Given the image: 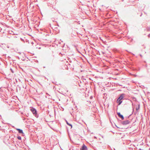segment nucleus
<instances>
[{"label": "nucleus", "mask_w": 150, "mask_h": 150, "mask_svg": "<svg viewBox=\"0 0 150 150\" xmlns=\"http://www.w3.org/2000/svg\"><path fill=\"white\" fill-rule=\"evenodd\" d=\"M124 94H121L118 98L117 99V102L118 103V105H120L122 103V99L124 98Z\"/></svg>", "instance_id": "1"}, {"label": "nucleus", "mask_w": 150, "mask_h": 150, "mask_svg": "<svg viewBox=\"0 0 150 150\" xmlns=\"http://www.w3.org/2000/svg\"><path fill=\"white\" fill-rule=\"evenodd\" d=\"M31 111L32 112L33 114L35 116V117H38V115L37 114L36 110L35 108H32L30 109Z\"/></svg>", "instance_id": "2"}, {"label": "nucleus", "mask_w": 150, "mask_h": 150, "mask_svg": "<svg viewBox=\"0 0 150 150\" xmlns=\"http://www.w3.org/2000/svg\"><path fill=\"white\" fill-rule=\"evenodd\" d=\"M130 122V121L129 120H127L122 122L121 123L123 125H125L129 124Z\"/></svg>", "instance_id": "3"}, {"label": "nucleus", "mask_w": 150, "mask_h": 150, "mask_svg": "<svg viewBox=\"0 0 150 150\" xmlns=\"http://www.w3.org/2000/svg\"><path fill=\"white\" fill-rule=\"evenodd\" d=\"M81 150H88L87 147L84 144H83L81 149Z\"/></svg>", "instance_id": "4"}, {"label": "nucleus", "mask_w": 150, "mask_h": 150, "mask_svg": "<svg viewBox=\"0 0 150 150\" xmlns=\"http://www.w3.org/2000/svg\"><path fill=\"white\" fill-rule=\"evenodd\" d=\"M117 114L118 116L120 118L122 119V120H123L124 119V117L123 115H121L120 112H117Z\"/></svg>", "instance_id": "5"}, {"label": "nucleus", "mask_w": 150, "mask_h": 150, "mask_svg": "<svg viewBox=\"0 0 150 150\" xmlns=\"http://www.w3.org/2000/svg\"><path fill=\"white\" fill-rule=\"evenodd\" d=\"M16 130H17L19 133H22L24 134V133L23 132V130L19 129H16Z\"/></svg>", "instance_id": "6"}, {"label": "nucleus", "mask_w": 150, "mask_h": 150, "mask_svg": "<svg viewBox=\"0 0 150 150\" xmlns=\"http://www.w3.org/2000/svg\"><path fill=\"white\" fill-rule=\"evenodd\" d=\"M66 122L67 125H68L71 127V128L72 127V125L71 124H69V123L68 122V121L66 120Z\"/></svg>", "instance_id": "7"}, {"label": "nucleus", "mask_w": 150, "mask_h": 150, "mask_svg": "<svg viewBox=\"0 0 150 150\" xmlns=\"http://www.w3.org/2000/svg\"><path fill=\"white\" fill-rule=\"evenodd\" d=\"M18 139L20 140H21V136H18L17 137Z\"/></svg>", "instance_id": "8"}, {"label": "nucleus", "mask_w": 150, "mask_h": 150, "mask_svg": "<svg viewBox=\"0 0 150 150\" xmlns=\"http://www.w3.org/2000/svg\"><path fill=\"white\" fill-rule=\"evenodd\" d=\"M146 30L147 31H149L150 30V27H148L146 28Z\"/></svg>", "instance_id": "9"}, {"label": "nucleus", "mask_w": 150, "mask_h": 150, "mask_svg": "<svg viewBox=\"0 0 150 150\" xmlns=\"http://www.w3.org/2000/svg\"><path fill=\"white\" fill-rule=\"evenodd\" d=\"M10 70H11V71L12 73H13V70L12 69H10Z\"/></svg>", "instance_id": "10"}, {"label": "nucleus", "mask_w": 150, "mask_h": 150, "mask_svg": "<svg viewBox=\"0 0 150 150\" xmlns=\"http://www.w3.org/2000/svg\"><path fill=\"white\" fill-rule=\"evenodd\" d=\"M26 118H24L23 119V120H24V121H25V120Z\"/></svg>", "instance_id": "11"}, {"label": "nucleus", "mask_w": 150, "mask_h": 150, "mask_svg": "<svg viewBox=\"0 0 150 150\" xmlns=\"http://www.w3.org/2000/svg\"><path fill=\"white\" fill-rule=\"evenodd\" d=\"M148 37H150V34H149V35H148Z\"/></svg>", "instance_id": "12"}, {"label": "nucleus", "mask_w": 150, "mask_h": 150, "mask_svg": "<svg viewBox=\"0 0 150 150\" xmlns=\"http://www.w3.org/2000/svg\"><path fill=\"white\" fill-rule=\"evenodd\" d=\"M140 56L142 57V55L141 54H140Z\"/></svg>", "instance_id": "13"}, {"label": "nucleus", "mask_w": 150, "mask_h": 150, "mask_svg": "<svg viewBox=\"0 0 150 150\" xmlns=\"http://www.w3.org/2000/svg\"><path fill=\"white\" fill-rule=\"evenodd\" d=\"M7 48H9V47L8 46H7Z\"/></svg>", "instance_id": "14"}, {"label": "nucleus", "mask_w": 150, "mask_h": 150, "mask_svg": "<svg viewBox=\"0 0 150 150\" xmlns=\"http://www.w3.org/2000/svg\"><path fill=\"white\" fill-rule=\"evenodd\" d=\"M142 14H141V15L140 16H142Z\"/></svg>", "instance_id": "15"}, {"label": "nucleus", "mask_w": 150, "mask_h": 150, "mask_svg": "<svg viewBox=\"0 0 150 150\" xmlns=\"http://www.w3.org/2000/svg\"><path fill=\"white\" fill-rule=\"evenodd\" d=\"M136 110H137V108H136Z\"/></svg>", "instance_id": "16"}, {"label": "nucleus", "mask_w": 150, "mask_h": 150, "mask_svg": "<svg viewBox=\"0 0 150 150\" xmlns=\"http://www.w3.org/2000/svg\"><path fill=\"white\" fill-rule=\"evenodd\" d=\"M0 47H1V45H0Z\"/></svg>", "instance_id": "17"}]
</instances>
